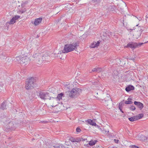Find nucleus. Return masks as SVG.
I'll use <instances>...</instances> for the list:
<instances>
[{"label":"nucleus","mask_w":148,"mask_h":148,"mask_svg":"<svg viewBox=\"0 0 148 148\" xmlns=\"http://www.w3.org/2000/svg\"><path fill=\"white\" fill-rule=\"evenodd\" d=\"M79 45L78 42H73L71 44H66L65 45L64 49L62 51L63 53H68L73 51H77V47Z\"/></svg>","instance_id":"nucleus-1"},{"label":"nucleus","mask_w":148,"mask_h":148,"mask_svg":"<svg viewBox=\"0 0 148 148\" xmlns=\"http://www.w3.org/2000/svg\"><path fill=\"white\" fill-rule=\"evenodd\" d=\"M36 79L31 77L27 79L26 81L25 88L27 90L31 89L35 86L36 84Z\"/></svg>","instance_id":"nucleus-2"},{"label":"nucleus","mask_w":148,"mask_h":148,"mask_svg":"<svg viewBox=\"0 0 148 148\" xmlns=\"http://www.w3.org/2000/svg\"><path fill=\"white\" fill-rule=\"evenodd\" d=\"M82 92V90L78 88H73L69 92V96L71 98H75L78 96L80 93Z\"/></svg>","instance_id":"nucleus-3"},{"label":"nucleus","mask_w":148,"mask_h":148,"mask_svg":"<svg viewBox=\"0 0 148 148\" xmlns=\"http://www.w3.org/2000/svg\"><path fill=\"white\" fill-rule=\"evenodd\" d=\"M38 97L41 99L44 100L49 99L51 100L52 98L49 95V94L47 92H43L40 91L37 95Z\"/></svg>","instance_id":"nucleus-4"},{"label":"nucleus","mask_w":148,"mask_h":148,"mask_svg":"<svg viewBox=\"0 0 148 148\" xmlns=\"http://www.w3.org/2000/svg\"><path fill=\"white\" fill-rule=\"evenodd\" d=\"M143 44V43H137L135 42H129L126 46L125 47L127 48L129 47L131 49H135L138 46L140 47Z\"/></svg>","instance_id":"nucleus-5"},{"label":"nucleus","mask_w":148,"mask_h":148,"mask_svg":"<svg viewBox=\"0 0 148 148\" xmlns=\"http://www.w3.org/2000/svg\"><path fill=\"white\" fill-rule=\"evenodd\" d=\"M29 60V58L27 56L21 57V64L24 66L28 63Z\"/></svg>","instance_id":"nucleus-6"},{"label":"nucleus","mask_w":148,"mask_h":148,"mask_svg":"<svg viewBox=\"0 0 148 148\" xmlns=\"http://www.w3.org/2000/svg\"><path fill=\"white\" fill-rule=\"evenodd\" d=\"M44 148H64V146L61 144L59 146H53L49 144H46L45 145Z\"/></svg>","instance_id":"nucleus-7"},{"label":"nucleus","mask_w":148,"mask_h":148,"mask_svg":"<svg viewBox=\"0 0 148 148\" xmlns=\"http://www.w3.org/2000/svg\"><path fill=\"white\" fill-rule=\"evenodd\" d=\"M63 95V94L61 93L60 94H58L57 97L54 98L52 97V98L53 99V101L54 102H56L57 101L60 100V99H62V97Z\"/></svg>","instance_id":"nucleus-8"},{"label":"nucleus","mask_w":148,"mask_h":148,"mask_svg":"<svg viewBox=\"0 0 148 148\" xmlns=\"http://www.w3.org/2000/svg\"><path fill=\"white\" fill-rule=\"evenodd\" d=\"M16 125L13 123L12 122H10L9 124V127L8 128L9 130H14L16 128Z\"/></svg>","instance_id":"nucleus-9"},{"label":"nucleus","mask_w":148,"mask_h":148,"mask_svg":"<svg viewBox=\"0 0 148 148\" xmlns=\"http://www.w3.org/2000/svg\"><path fill=\"white\" fill-rule=\"evenodd\" d=\"M134 104L136 105L140 110H141L143 107V104L140 102L134 101Z\"/></svg>","instance_id":"nucleus-10"},{"label":"nucleus","mask_w":148,"mask_h":148,"mask_svg":"<svg viewBox=\"0 0 148 148\" xmlns=\"http://www.w3.org/2000/svg\"><path fill=\"white\" fill-rule=\"evenodd\" d=\"M97 142V141L96 140H95L94 141L91 140L87 144H84V146L89 147L90 146H92L94 145Z\"/></svg>","instance_id":"nucleus-11"},{"label":"nucleus","mask_w":148,"mask_h":148,"mask_svg":"<svg viewBox=\"0 0 148 148\" xmlns=\"http://www.w3.org/2000/svg\"><path fill=\"white\" fill-rule=\"evenodd\" d=\"M36 61L39 64H41L42 63L43 60L42 56V55L40 54L39 55L38 58L36 60Z\"/></svg>","instance_id":"nucleus-12"},{"label":"nucleus","mask_w":148,"mask_h":148,"mask_svg":"<svg viewBox=\"0 0 148 148\" xmlns=\"http://www.w3.org/2000/svg\"><path fill=\"white\" fill-rule=\"evenodd\" d=\"M42 19L41 18H39L36 19L34 22V24L35 25H37L39 24L41 22Z\"/></svg>","instance_id":"nucleus-13"},{"label":"nucleus","mask_w":148,"mask_h":148,"mask_svg":"<svg viewBox=\"0 0 148 148\" xmlns=\"http://www.w3.org/2000/svg\"><path fill=\"white\" fill-rule=\"evenodd\" d=\"M100 43V42L99 41H98L97 42H95L92 43L91 44L90 47L91 48H94L97 47L99 45Z\"/></svg>","instance_id":"nucleus-14"},{"label":"nucleus","mask_w":148,"mask_h":148,"mask_svg":"<svg viewBox=\"0 0 148 148\" xmlns=\"http://www.w3.org/2000/svg\"><path fill=\"white\" fill-rule=\"evenodd\" d=\"M134 87L133 86L130 85L126 87L125 90L127 92H129L131 90H134Z\"/></svg>","instance_id":"nucleus-15"},{"label":"nucleus","mask_w":148,"mask_h":148,"mask_svg":"<svg viewBox=\"0 0 148 148\" xmlns=\"http://www.w3.org/2000/svg\"><path fill=\"white\" fill-rule=\"evenodd\" d=\"M86 121L88 122V123L92 125V126H95L96 125V123L94 122L91 119H88Z\"/></svg>","instance_id":"nucleus-16"},{"label":"nucleus","mask_w":148,"mask_h":148,"mask_svg":"<svg viewBox=\"0 0 148 148\" xmlns=\"http://www.w3.org/2000/svg\"><path fill=\"white\" fill-rule=\"evenodd\" d=\"M21 56L16 57L14 59V60L17 63L21 64Z\"/></svg>","instance_id":"nucleus-17"},{"label":"nucleus","mask_w":148,"mask_h":148,"mask_svg":"<svg viewBox=\"0 0 148 148\" xmlns=\"http://www.w3.org/2000/svg\"><path fill=\"white\" fill-rule=\"evenodd\" d=\"M6 102L3 101L2 103L1 104L0 108L1 109H2V110H4L5 109H6Z\"/></svg>","instance_id":"nucleus-18"},{"label":"nucleus","mask_w":148,"mask_h":148,"mask_svg":"<svg viewBox=\"0 0 148 148\" xmlns=\"http://www.w3.org/2000/svg\"><path fill=\"white\" fill-rule=\"evenodd\" d=\"M129 120L132 122L134 121H135L137 120L136 117V116H134L133 117H131L130 118H128Z\"/></svg>","instance_id":"nucleus-19"},{"label":"nucleus","mask_w":148,"mask_h":148,"mask_svg":"<svg viewBox=\"0 0 148 148\" xmlns=\"http://www.w3.org/2000/svg\"><path fill=\"white\" fill-rule=\"evenodd\" d=\"M115 7L113 5L110 6L108 8V10L109 11H112V12H115Z\"/></svg>","instance_id":"nucleus-20"},{"label":"nucleus","mask_w":148,"mask_h":148,"mask_svg":"<svg viewBox=\"0 0 148 148\" xmlns=\"http://www.w3.org/2000/svg\"><path fill=\"white\" fill-rule=\"evenodd\" d=\"M42 56V59L43 61H46L47 59L49 58V56L47 54L44 55Z\"/></svg>","instance_id":"nucleus-21"},{"label":"nucleus","mask_w":148,"mask_h":148,"mask_svg":"<svg viewBox=\"0 0 148 148\" xmlns=\"http://www.w3.org/2000/svg\"><path fill=\"white\" fill-rule=\"evenodd\" d=\"M136 117L137 120L142 118L143 116V114H140L136 116Z\"/></svg>","instance_id":"nucleus-22"},{"label":"nucleus","mask_w":148,"mask_h":148,"mask_svg":"<svg viewBox=\"0 0 148 148\" xmlns=\"http://www.w3.org/2000/svg\"><path fill=\"white\" fill-rule=\"evenodd\" d=\"M40 54H39V53H36L35 54H34L33 56V57L34 58H35V60H36L38 58V56H39V55H40Z\"/></svg>","instance_id":"nucleus-23"},{"label":"nucleus","mask_w":148,"mask_h":148,"mask_svg":"<svg viewBox=\"0 0 148 148\" xmlns=\"http://www.w3.org/2000/svg\"><path fill=\"white\" fill-rule=\"evenodd\" d=\"M15 22V21L13 17L11 19L10 21L9 22V23L10 24H13Z\"/></svg>","instance_id":"nucleus-24"},{"label":"nucleus","mask_w":148,"mask_h":148,"mask_svg":"<svg viewBox=\"0 0 148 148\" xmlns=\"http://www.w3.org/2000/svg\"><path fill=\"white\" fill-rule=\"evenodd\" d=\"M71 141L73 142L79 143L81 141V139H71Z\"/></svg>","instance_id":"nucleus-25"},{"label":"nucleus","mask_w":148,"mask_h":148,"mask_svg":"<svg viewBox=\"0 0 148 148\" xmlns=\"http://www.w3.org/2000/svg\"><path fill=\"white\" fill-rule=\"evenodd\" d=\"M108 134L107 136H108V137L109 138H114V135L113 134Z\"/></svg>","instance_id":"nucleus-26"},{"label":"nucleus","mask_w":148,"mask_h":148,"mask_svg":"<svg viewBox=\"0 0 148 148\" xmlns=\"http://www.w3.org/2000/svg\"><path fill=\"white\" fill-rule=\"evenodd\" d=\"M102 131L103 133H106V134H108L109 132V130H106V129L104 128H103V130H102Z\"/></svg>","instance_id":"nucleus-27"},{"label":"nucleus","mask_w":148,"mask_h":148,"mask_svg":"<svg viewBox=\"0 0 148 148\" xmlns=\"http://www.w3.org/2000/svg\"><path fill=\"white\" fill-rule=\"evenodd\" d=\"M129 108L130 110L132 111H134L136 109L135 107L133 106H132L131 107H130Z\"/></svg>","instance_id":"nucleus-28"},{"label":"nucleus","mask_w":148,"mask_h":148,"mask_svg":"<svg viewBox=\"0 0 148 148\" xmlns=\"http://www.w3.org/2000/svg\"><path fill=\"white\" fill-rule=\"evenodd\" d=\"M97 72L99 73L103 71L102 69L101 68H97Z\"/></svg>","instance_id":"nucleus-29"},{"label":"nucleus","mask_w":148,"mask_h":148,"mask_svg":"<svg viewBox=\"0 0 148 148\" xmlns=\"http://www.w3.org/2000/svg\"><path fill=\"white\" fill-rule=\"evenodd\" d=\"M133 102L131 101H125V103L126 104H131L133 103Z\"/></svg>","instance_id":"nucleus-30"},{"label":"nucleus","mask_w":148,"mask_h":148,"mask_svg":"<svg viewBox=\"0 0 148 148\" xmlns=\"http://www.w3.org/2000/svg\"><path fill=\"white\" fill-rule=\"evenodd\" d=\"M20 16L18 15L15 16L13 17V18H14V19L15 21L16 20L18 19L19 18H20Z\"/></svg>","instance_id":"nucleus-31"},{"label":"nucleus","mask_w":148,"mask_h":148,"mask_svg":"<svg viewBox=\"0 0 148 148\" xmlns=\"http://www.w3.org/2000/svg\"><path fill=\"white\" fill-rule=\"evenodd\" d=\"M130 148H140L138 146H137L135 145H131L130 146Z\"/></svg>","instance_id":"nucleus-32"},{"label":"nucleus","mask_w":148,"mask_h":148,"mask_svg":"<svg viewBox=\"0 0 148 148\" xmlns=\"http://www.w3.org/2000/svg\"><path fill=\"white\" fill-rule=\"evenodd\" d=\"M119 108L120 110L121 111L122 113H123V111L122 110V107L120 106V103L119 104Z\"/></svg>","instance_id":"nucleus-33"},{"label":"nucleus","mask_w":148,"mask_h":148,"mask_svg":"<svg viewBox=\"0 0 148 148\" xmlns=\"http://www.w3.org/2000/svg\"><path fill=\"white\" fill-rule=\"evenodd\" d=\"M76 131L77 132H79L81 131V130L79 128L77 127L76 129Z\"/></svg>","instance_id":"nucleus-34"},{"label":"nucleus","mask_w":148,"mask_h":148,"mask_svg":"<svg viewBox=\"0 0 148 148\" xmlns=\"http://www.w3.org/2000/svg\"><path fill=\"white\" fill-rule=\"evenodd\" d=\"M114 142L117 143H119V142L118 139H114Z\"/></svg>","instance_id":"nucleus-35"},{"label":"nucleus","mask_w":148,"mask_h":148,"mask_svg":"<svg viewBox=\"0 0 148 148\" xmlns=\"http://www.w3.org/2000/svg\"><path fill=\"white\" fill-rule=\"evenodd\" d=\"M97 68H94L92 70V71L93 72H97Z\"/></svg>","instance_id":"nucleus-36"},{"label":"nucleus","mask_w":148,"mask_h":148,"mask_svg":"<svg viewBox=\"0 0 148 148\" xmlns=\"http://www.w3.org/2000/svg\"><path fill=\"white\" fill-rule=\"evenodd\" d=\"M26 10H21L20 11V12L21 13V14L22 13H24V12H25Z\"/></svg>","instance_id":"nucleus-37"},{"label":"nucleus","mask_w":148,"mask_h":148,"mask_svg":"<svg viewBox=\"0 0 148 148\" xmlns=\"http://www.w3.org/2000/svg\"><path fill=\"white\" fill-rule=\"evenodd\" d=\"M96 1L97 3H99L101 2V0H96Z\"/></svg>","instance_id":"nucleus-38"},{"label":"nucleus","mask_w":148,"mask_h":148,"mask_svg":"<svg viewBox=\"0 0 148 148\" xmlns=\"http://www.w3.org/2000/svg\"><path fill=\"white\" fill-rule=\"evenodd\" d=\"M57 105V104H56V103L54 104V105H53V106H52L55 107V106H56Z\"/></svg>","instance_id":"nucleus-39"},{"label":"nucleus","mask_w":148,"mask_h":148,"mask_svg":"<svg viewBox=\"0 0 148 148\" xmlns=\"http://www.w3.org/2000/svg\"><path fill=\"white\" fill-rule=\"evenodd\" d=\"M95 148H100V147L99 146H97Z\"/></svg>","instance_id":"nucleus-40"},{"label":"nucleus","mask_w":148,"mask_h":148,"mask_svg":"<svg viewBox=\"0 0 148 148\" xmlns=\"http://www.w3.org/2000/svg\"><path fill=\"white\" fill-rule=\"evenodd\" d=\"M69 139H73L72 137H71V136H69Z\"/></svg>","instance_id":"nucleus-41"},{"label":"nucleus","mask_w":148,"mask_h":148,"mask_svg":"<svg viewBox=\"0 0 148 148\" xmlns=\"http://www.w3.org/2000/svg\"><path fill=\"white\" fill-rule=\"evenodd\" d=\"M147 140V139H142V141H144V142H145V140Z\"/></svg>","instance_id":"nucleus-42"},{"label":"nucleus","mask_w":148,"mask_h":148,"mask_svg":"<svg viewBox=\"0 0 148 148\" xmlns=\"http://www.w3.org/2000/svg\"><path fill=\"white\" fill-rule=\"evenodd\" d=\"M132 100L131 99V98H129L128 99H127V100H129V101H130V100Z\"/></svg>","instance_id":"nucleus-43"},{"label":"nucleus","mask_w":148,"mask_h":148,"mask_svg":"<svg viewBox=\"0 0 148 148\" xmlns=\"http://www.w3.org/2000/svg\"><path fill=\"white\" fill-rule=\"evenodd\" d=\"M87 139H82V140L83 141H84L85 140H87Z\"/></svg>","instance_id":"nucleus-44"},{"label":"nucleus","mask_w":148,"mask_h":148,"mask_svg":"<svg viewBox=\"0 0 148 148\" xmlns=\"http://www.w3.org/2000/svg\"><path fill=\"white\" fill-rule=\"evenodd\" d=\"M140 31H141V32H142L143 31V30L141 29H140Z\"/></svg>","instance_id":"nucleus-45"},{"label":"nucleus","mask_w":148,"mask_h":148,"mask_svg":"<svg viewBox=\"0 0 148 148\" xmlns=\"http://www.w3.org/2000/svg\"><path fill=\"white\" fill-rule=\"evenodd\" d=\"M145 17H146V18H148V17H147V15H146V16H145Z\"/></svg>","instance_id":"nucleus-46"},{"label":"nucleus","mask_w":148,"mask_h":148,"mask_svg":"<svg viewBox=\"0 0 148 148\" xmlns=\"http://www.w3.org/2000/svg\"><path fill=\"white\" fill-rule=\"evenodd\" d=\"M138 25H136V26H138Z\"/></svg>","instance_id":"nucleus-47"}]
</instances>
